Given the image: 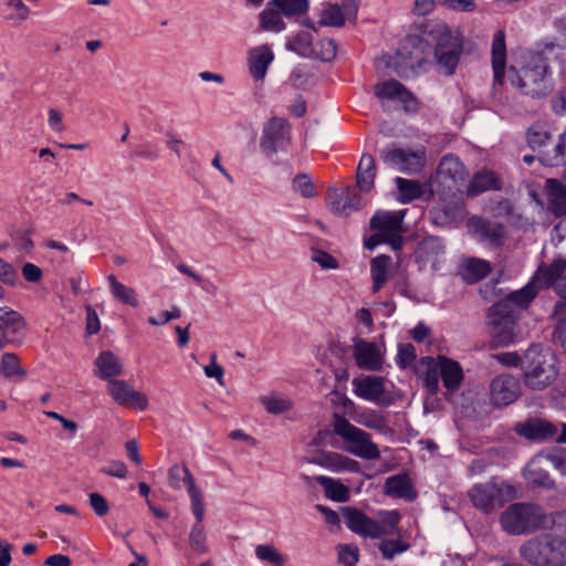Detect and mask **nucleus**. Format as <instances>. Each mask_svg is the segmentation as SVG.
<instances>
[{"instance_id":"4468645a","label":"nucleus","mask_w":566,"mask_h":566,"mask_svg":"<svg viewBox=\"0 0 566 566\" xmlns=\"http://www.w3.org/2000/svg\"><path fill=\"white\" fill-rule=\"evenodd\" d=\"M430 214L437 226L458 223L465 217L464 202L457 191H448L447 196L431 209Z\"/></svg>"},{"instance_id":"b1692460","label":"nucleus","mask_w":566,"mask_h":566,"mask_svg":"<svg viewBox=\"0 0 566 566\" xmlns=\"http://www.w3.org/2000/svg\"><path fill=\"white\" fill-rule=\"evenodd\" d=\"M27 326L22 314L8 306L0 307V334L6 335L7 339L15 345L22 344Z\"/></svg>"},{"instance_id":"4be33fe9","label":"nucleus","mask_w":566,"mask_h":566,"mask_svg":"<svg viewBox=\"0 0 566 566\" xmlns=\"http://www.w3.org/2000/svg\"><path fill=\"white\" fill-rule=\"evenodd\" d=\"M468 177V171L460 159L452 155H446L438 167L437 180L448 191H455L458 185Z\"/></svg>"},{"instance_id":"0eeeda50","label":"nucleus","mask_w":566,"mask_h":566,"mask_svg":"<svg viewBox=\"0 0 566 566\" xmlns=\"http://www.w3.org/2000/svg\"><path fill=\"white\" fill-rule=\"evenodd\" d=\"M333 431L342 439L344 450L348 453L365 460L380 458V451L377 444L371 441L370 434L352 424L337 411L333 413Z\"/></svg>"},{"instance_id":"a211bd4d","label":"nucleus","mask_w":566,"mask_h":566,"mask_svg":"<svg viewBox=\"0 0 566 566\" xmlns=\"http://www.w3.org/2000/svg\"><path fill=\"white\" fill-rule=\"evenodd\" d=\"M359 0H343L342 3H326L319 14L318 23L329 28H342L346 21L357 19Z\"/></svg>"},{"instance_id":"dca6fc26","label":"nucleus","mask_w":566,"mask_h":566,"mask_svg":"<svg viewBox=\"0 0 566 566\" xmlns=\"http://www.w3.org/2000/svg\"><path fill=\"white\" fill-rule=\"evenodd\" d=\"M290 140V125L282 117L271 118L263 128L261 149L266 156H273L279 149L284 148Z\"/></svg>"},{"instance_id":"aec40b11","label":"nucleus","mask_w":566,"mask_h":566,"mask_svg":"<svg viewBox=\"0 0 566 566\" xmlns=\"http://www.w3.org/2000/svg\"><path fill=\"white\" fill-rule=\"evenodd\" d=\"M415 255L423 268L438 272L443 269L446 262V248L439 238L429 237L419 243Z\"/></svg>"},{"instance_id":"423d86ee","label":"nucleus","mask_w":566,"mask_h":566,"mask_svg":"<svg viewBox=\"0 0 566 566\" xmlns=\"http://www.w3.org/2000/svg\"><path fill=\"white\" fill-rule=\"evenodd\" d=\"M468 495L476 509L484 513H492L516 499L517 489L510 481L493 476L484 483L474 484Z\"/></svg>"},{"instance_id":"393cba45","label":"nucleus","mask_w":566,"mask_h":566,"mask_svg":"<svg viewBox=\"0 0 566 566\" xmlns=\"http://www.w3.org/2000/svg\"><path fill=\"white\" fill-rule=\"evenodd\" d=\"M515 431L521 437L531 441H544L557 436V427L545 419H530L515 426Z\"/></svg>"},{"instance_id":"052dcab7","label":"nucleus","mask_w":566,"mask_h":566,"mask_svg":"<svg viewBox=\"0 0 566 566\" xmlns=\"http://www.w3.org/2000/svg\"><path fill=\"white\" fill-rule=\"evenodd\" d=\"M205 375L208 378H214L217 380L218 386L223 387V376L224 369L221 365L217 363V354L212 353L210 355V363L203 368Z\"/></svg>"},{"instance_id":"3c124183","label":"nucleus","mask_w":566,"mask_h":566,"mask_svg":"<svg viewBox=\"0 0 566 566\" xmlns=\"http://www.w3.org/2000/svg\"><path fill=\"white\" fill-rule=\"evenodd\" d=\"M400 520L401 515L396 510L380 512L378 525L382 530L381 537L398 534V523Z\"/></svg>"},{"instance_id":"37998d69","label":"nucleus","mask_w":566,"mask_h":566,"mask_svg":"<svg viewBox=\"0 0 566 566\" xmlns=\"http://www.w3.org/2000/svg\"><path fill=\"white\" fill-rule=\"evenodd\" d=\"M318 484L324 489L325 495L337 502H346L349 497L348 489L337 480L319 475L316 478Z\"/></svg>"},{"instance_id":"7c9ffc66","label":"nucleus","mask_w":566,"mask_h":566,"mask_svg":"<svg viewBox=\"0 0 566 566\" xmlns=\"http://www.w3.org/2000/svg\"><path fill=\"white\" fill-rule=\"evenodd\" d=\"M546 465L543 455L534 457L524 469L525 480L536 486L553 488L554 480L549 476Z\"/></svg>"},{"instance_id":"f8f14e48","label":"nucleus","mask_w":566,"mask_h":566,"mask_svg":"<svg viewBox=\"0 0 566 566\" xmlns=\"http://www.w3.org/2000/svg\"><path fill=\"white\" fill-rule=\"evenodd\" d=\"M380 158L385 164L401 172L416 174L424 165L426 153L421 148L412 150L389 145L380 151Z\"/></svg>"},{"instance_id":"ea45409f","label":"nucleus","mask_w":566,"mask_h":566,"mask_svg":"<svg viewBox=\"0 0 566 566\" xmlns=\"http://www.w3.org/2000/svg\"><path fill=\"white\" fill-rule=\"evenodd\" d=\"M111 394L114 401L129 409L142 411L146 409L148 403L143 391H111Z\"/></svg>"},{"instance_id":"a878e982","label":"nucleus","mask_w":566,"mask_h":566,"mask_svg":"<svg viewBox=\"0 0 566 566\" xmlns=\"http://www.w3.org/2000/svg\"><path fill=\"white\" fill-rule=\"evenodd\" d=\"M274 53L268 44L258 45L248 52V70L255 82H263Z\"/></svg>"},{"instance_id":"4c0bfd02","label":"nucleus","mask_w":566,"mask_h":566,"mask_svg":"<svg viewBox=\"0 0 566 566\" xmlns=\"http://www.w3.org/2000/svg\"><path fill=\"white\" fill-rule=\"evenodd\" d=\"M499 180L493 171L476 172L468 187V195L471 197L478 196L484 191L499 189Z\"/></svg>"},{"instance_id":"864d4df0","label":"nucleus","mask_w":566,"mask_h":566,"mask_svg":"<svg viewBox=\"0 0 566 566\" xmlns=\"http://www.w3.org/2000/svg\"><path fill=\"white\" fill-rule=\"evenodd\" d=\"M262 405L270 413H282L292 408V402L287 398L279 395H266L261 398Z\"/></svg>"},{"instance_id":"58836bf2","label":"nucleus","mask_w":566,"mask_h":566,"mask_svg":"<svg viewBox=\"0 0 566 566\" xmlns=\"http://www.w3.org/2000/svg\"><path fill=\"white\" fill-rule=\"evenodd\" d=\"M107 281L111 293L116 301L132 307L138 306L137 292L133 287L124 285L112 274L107 276Z\"/></svg>"},{"instance_id":"412c9836","label":"nucleus","mask_w":566,"mask_h":566,"mask_svg":"<svg viewBox=\"0 0 566 566\" xmlns=\"http://www.w3.org/2000/svg\"><path fill=\"white\" fill-rule=\"evenodd\" d=\"M467 227L469 233L478 241L488 243L492 247L502 245L506 237L505 229L502 224L481 217L469 218Z\"/></svg>"},{"instance_id":"f257e3e1","label":"nucleus","mask_w":566,"mask_h":566,"mask_svg":"<svg viewBox=\"0 0 566 566\" xmlns=\"http://www.w3.org/2000/svg\"><path fill=\"white\" fill-rule=\"evenodd\" d=\"M500 525L510 535L532 534L554 526V515L535 503H513L500 515Z\"/></svg>"},{"instance_id":"c85d7f7f","label":"nucleus","mask_w":566,"mask_h":566,"mask_svg":"<svg viewBox=\"0 0 566 566\" xmlns=\"http://www.w3.org/2000/svg\"><path fill=\"white\" fill-rule=\"evenodd\" d=\"M384 493L396 499L412 501L417 497V492L408 474L399 473L386 479Z\"/></svg>"},{"instance_id":"39448f33","label":"nucleus","mask_w":566,"mask_h":566,"mask_svg":"<svg viewBox=\"0 0 566 566\" xmlns=\"http://www.w3.org/2000/svg\"><path fill=\"white\" fill-rule=\"evenodd\" d=\"M522 367L527 386H551L558 375L556 355L539 344L528 347Z\"/></svg>"},{"instance_id":"6ab92c4d","label":"nucleus","mask_w":566,"mask_h":566,"mask_svg":"<svg viewBox=\"0 0 566 566\" xmlns=\"http://www.w3.org/2000/svg\"><path fill=\"white\" fill-rule=\"evenodd\" d=\"M327 206L331 212L339 217H348L365 206L357 187H347L344 190L331 189L327 196Z\"/></svg>"},{"instance_id":"9b49d317","label":"nucleus","mask_w":566,"mask_h":566,"mask_svg":"<svg viewBox=\"0 0 566 566\" xmlns=\"http://www.w3.org/2000/svg\"><path fill=\"white\" fill-rule=\"evenodd\" d=\"M436 33V62L444 74L452 75L455 72L463 51L462 39L458 34L452 33L444 25H440Z\"/></svg>"},{"instance_id":"a18cd8bd","label":"nucleus","mask_w":566,"mask_h":566,"mask_svg":"<svg viewBox=\"0 0 566 566\" xmlns=\"http://www.w3.org/2000/svg\"><path fill=\"white\" fill-rule=\"evenodd\" d=\"M552 139L549 128L545 125L535 124L527 130L528 146L533 150H537L539 155L545 147L549 146Z\"/></svg>"},{"instance_id":"20e7f679","label":"nucleus","mask_w":566,"mask_h":566,"mask_svg":"<svg viewBox=\"0 0 566 566\" xmlns=\"http://www.w3.org/2000/svg\"><path fill=\"white\" fill-rule=\"evenodd\" d=\"M415 370L429 389H438L439 378L442 379L446 389H458L463 380L461 365L441 355L437 358L430 356L420 358L415 366Z\"/></svg>"},{"instance_id":"6e6d98bb","label":"nucleus","mask_w":566,"mask_h":566,"mask_svg":"<svg viewBox=\"0 0 566 566\" xmlns=\"http://www.w3.org/2000/svg\"><path fill=\"white\" fill-rule=\"evenodd\" d=\"M337 46L333 39H323L314 44V54L312 57L323 62H331L336 56Z\"/></svg>"},{"instance_id":"79ce46f5","label":"nucleus","mask_w":566,"mask_h":566,"mask_svg":"<svg viewBox=\"0 0 566 566\" xmlns=\"http://www.w3.org/2000/svg\"><path fill=\"white\" fill-rule=\"evenodd\" d=\"M202 520L203 517L200 520L196 517V523L191 526L188 535L189 547L193 553L198 555H202L209 552L207 534L202 525Z\"/></svg>"},{"instance_id":"c9c22d12","label":"nucleus","mask_w":566,"mask_h":566,"mask_svg":"<svg viewBox=\"0 0 566 566\" xmlns=\"http://www.w3.org/2000/svg\"><path fill=\"white\" fill-rule=\"evenodd\" d=\"M283 12L277 6L272 4V0L259 14L260 28L268 32H281L285 30L286 23L283 21Z\"/></svg>"},{"instance_id":"7ed1b4c3","label":"nucleus","mask_w":566,"mask_h":566,"mask_svg":"<svg viewBox=\"0 0 566 566\" xmlns=\"http://www.w3.org/2000/svg\"><path fill=\"white\" fill-rule=\"evenodd\" d=\"M520 556L533 566L566 565V538L555 534H542L524 542Z\"/></svg>"},{"instance_id":"0e129e2a","label":"nucleus","mask_w":566,"mask_h":566,"mask_svg":"<svg viewBox=\"0 0 566 566\" xmlns=\"http://www.w3.org/2000/svg\"><path fill=\"white\" fill-rule=\"evenodd\" d=\"M312 260L318 263L323 270H336L339 266L338 261L332 254L323 250H314Z\"/></svg>"},{"instance_id":"f3484780","label":"nucleus","mask_w":566,"mask_h":566,"mask_svg":"<svg viewBox=\"0 0 566 566\" xmlns=\"http://www.w3.org/2000/svg\"><path fill=\"white\" fill-rule=\"evenodd\" d=\"M353 357L358 368L369 371L380 370L385 363L381 346L358 337L353 339Z\"/></svg>"},{"instance_id":"cd10ccee","label":"nucleus","mask_w":566,"mask_h":566,"mask_svg":"<svg viewBox=\"0 0 566 566\" xmlns=\"http://www.w3.org/2000/svg\"><path fill=\"white\" fill-rule=\"evenodd\" d=\"M547 209L557 217L566 216V185L558 179L549 178L545 181Z\"/></svg>"},{"instance_id":"ddd939ff","label":"nucleus","mask_w":566,"mask_h":566,"mask_svg":"<svg viewBox=\"0 0 566 566\" xmlns=\"http://www.w3.org/2000/svg\"><path fill=\"white\" fill-rule=\"evenodd\" d=\"M168 482L174 490L186 489L190 501L191 511L195 517H205V503L201 491L195 484V479L186 465L175 464L168 470Z\"/></svg>"},{"instance_id":"338daca9","label":"nucleus","mask_w":566,"mask_h":566,"mask_svg":"<svg viewBox=\"0 0 566 566\" xmlns=\"http://www.w3.org/2000/svg\"><path fill=\"white\" fill-rule=\"evenodd\" d=\"M293 187L305 198H312L316 195L313 182L305 175L296 176L293 180Z\"/></svg>"},{"instance_id":"473e14b6","label":"nucleus","mask_w":566,"mask_h":566,"mask_svg":"<svg viewBox=\"0 0 566 566\" xmlns=\"http://www.w3.org/2000/svg\"><path fill=\"white\" fill-rule=\"evenodd\" d=\"M319 464L325 469L336 473L358 472L360 470V464L358 461L337 452L323 453L319 460Z\"/></svg>"},{"instance_id":"f704fd0d","label":"nucleus","mask_w":566,"mask_h":566,"mask_svg":"<svg viewBox=\"0 0 566 566\" xmlns=\"http://www.w3.org/2000/svg\"><path fill=\"white\" fill-rule=\"evenodd\" d=\"M490 272V263L478 258H469L460 265L461 277L471 284L484 279Z\"/></svg>"},{"instance_id":"6e6552de","label":"nucleus","mask_w":566,"mask_h":566,"mask_svg":"<svg viewBox=\"0 0 566 566\" xmlns=\"http://www.w3.org/2000/svg\"><path fill=\"white\" fill-rule=\"evenodd\" d=\"M489 318L491 347H506L515 342L517 313L511 307L510 302L495 303L490 310Z\"/></svg>"},{"instance_id":"603ef678","label":"nucleus","mask_w":566,"mask_h":566,"mask_svg":"<svg viewBox=\"0 0 566 566\" xmlns=\"http://www.w3.org/2000/svg\"><path fill=\"white\" fill-rule=\"evenodd\" d=\"M255 556L262 562H266L272 566H282L285 557L272 545L261 544L255 547Z\"/></svg>"},{"instance_id":"1a4fd4ad","label":"nucleus","mask_w":566,"mask_h":566,"mask_svg":"<svg viewBox=\"0 0 566 566\" xmlns=\"http://www.w3.org/2000/svg\"><path fill=\"white\" fill-rule=\"evenodd\" d=\"M429 52L430 46L422 38L406 36L398 50V60L395 64L397 74L402 78L418 74L423 70Z\"/></svg>"},{"instance_id":"bf43d9fd","label":"nucleus","mask_w":566,"mask_h":566,"mask_svg":"<svg viewBox=\"0 0 566 566\" xmlns=\"http://www.w3.org/2000/svg\"><path fill=\"white\" fill-rule=\"evenodd\" d=\"M355 394L359 398L379 406H389L395 400L392 391H355Z\"/></svg>"},{"instance_id":"774afa93","label":"nucleus","mask_w":566,"mask_h":566,"mask_svg":"<svg viewBox=\"0 0 566 566\" xmlns=\"http://www.w3.org/2000/svg\"><path fill=\"white\" fill-rule=\"evenodd\" d=\"M416 359V348L411 344H401L398 348L397 363L401 368H407Z\"/></svg>"},{"instance_id":"4d7b16f0","label":"nucleus","mask_w":566,"mask_h":566,"mask_svg":"<svg viewBox=\"0 0 566 566\" xmlns=\"http://www.w3.org/2000/svg\"><path fill=\"white\" fill-rule=\"evenodd\" d=\"M338 562L344 566H355L359 559V549L356 545L339 544L337 546Z\"/></svg>"},{"instance_id":"a19ab883","label":"nucleus","mask_w":566,"mask_h":566,"mask_svg":"<svg viewBox=\"0 0 566 566\" xmlns=\"http://www.w3.org/2000/svg\"><path fill=\"white\" fill-rule=\"evenodd\" d=\"M290 51L304 57H312L314 54L313 33L311 31H301L286 42Z\"/></svg>"},{"instance_id":"5701e85b","label":"nucleus","mask_w":566,"mask_h":566,"mask_svg":"<svg viewBox=\"0 0 566 566\" xmlns=\"http://www.w3.org/2000/svg\"><path fill=\"white\" fill-rule=\"evenodd\" d=\"M346 526L355 534L361 537L380 538L382 530L378 521L367 516L355 507H344L342 510Z\"/></svg>"},{"instance_id":"69168bd1","label":"nucleus","mask_w":566,"mask_h":566,"mask_svg":"<svg viewBox=\"0 0 566 566\" xmlns=\"http://www.w3.org/2000/svg\"><path fill=\"white\" fill-rule=\"evenodd\" d=\"M355 389H384V379L378 376H360L353 380Z\"/></svg>"},{"instance_id":"5fc2aeb1","label":"nucleus","mask_w":566,"mask_h":566,"mask_svg":"<svg viewBox=\"0 0 566 566\" xmlns=\"http://www.w3.org/2000/svg\"><path fill=\"white\" fill-rule=\"evenodd\" d=\"M331 396V401L336 408H339V411H336L344 418L345 416H349L354 420V417L358 415L355 403L347 398L343 391H332Z\"/></svg>"},{"instance_id":"72a5a7b5","label":"nucleus","mask_w":566,"mask_h":566,"mask_svg":"<svg viewBox=\"0 0 566 566\" xmlns=\"http://www.w3.org/2000/svg\"><path fill=\"white\" fill-rule=\"evenodd\" d=\"M376 176L375 159L369 154H364L356 171V187L360 192H368L374 187Z\"/></svg>"},{"instance_id":"8fccbe9b","label":"nucleus","mask_w":566,"mask_h":566,"mask_svg":"<svg viewBox=\"0 0 566 566\" xmlns=\"http://www.w3.org/2000/svg\"><path fill=\"white\" fill-rule=\"evenodd\" d=\"M272 4L277 6L286 18L305 14L310 9L308 0H272Z\"/></svg>"},{"instance_id":"c756f323","label":"nucleus","mask_w":566,"mask_h":566,"mask_svg":"<svg viewBox=\"0 0 566 566\" xmlns=\"http://www.w3.org/2000/svg\"><path fill=\"white\" fill-rule=\"evenodd\" d=\"M491 53L492 67L494 72V85H502L506 64V44L505 33L503 30H499L494 33Z\"/></svg>"},{"instance_id":"e2e57ef3","label":"nucleus","mask_w":566,"mask_h":566,"mask_svg":"<svg viewBox=\"0 0 566 566\" xmlns=\"http://www.w3.org/2000/svg\"><path fill=\"white\" fill-rule=\"evenodd\" d=\"M354 421L374 430H382L386 427L385 419L378 415L358 413L354 417Z\"/></svg>"},{"instance_id":"680f3d73","label":"nucleus","mask_w":566,"mask_h":566,"mask_svg":"<svg viewBox=\"0 0 566 566\" xmlns=\"http://www.w3.org/2000/svg\"><path fill=\"white\" fill-rule=\"evenodd\" d=\"M551 241L555 248L566 253V217L554 226Z\"/></svg>"},{"instance_id":"09e8293b","label":"nucleus","mask_w":566,"mask_h":566,"mask_svg":"<svg viewBox=\"0 0 566 566\" xmlns=\"http://www.w3.org/2000/svg\"><path fill=\"white\" fill-rule=\"evenodd\" d=\"M1 370L6 377L23 379L28 375V371L21 366L19 357L13 353L3 354L0 363V371Z\"/></svg>"},{"instance_id":"2f4dec72","label":"nucleus","mask_w":566,"mask_h":566,"mask_svg":"<svg viewBox=\"0 0 566 566\" xmlns=\"http://www.w3.org/2000/svg\"><path fill=\"white\" fill-rule=\"evenodd\" d=\"M539 161L544 166L556 167L566 161V133L559 134L556 139L549 142L539 155Z\"/></svg>"},{"instance_id":"c03bdc74","label":"nucleus","mask_w":566,"mask_h":566,"mask_svg":"<svg viewBox=\"0 0 566 566\" xmlns=\"http://www.w3.org/2000/svg\"><path fill=\"white\" fill-rule=\"evenodd\" d=\"M543 287L541 284L535 282V277L523 289L511 293L505 300L501 302H510L511 307L515 311V307H526L531 301L536 296L537 289Z\"/></svg>"},{"instance_id":"2eb2a0df","label":"nucleus","mask_w":566,"mask_h":566,"mask_svg":"<svg viewBox=\"0 0 566 566\" xmlns=\"http://www.w3.org/2000/svg\"><path fill=\"white\" fill-rule=\"evenodd\" d=\"M566 258L558 256L551 264H542L535 273V282L545 287H553L560 300L566 301Z\"/></svg>"},{"instance_id":"de8ad7c7","label":"nucleus","mask_w":566,"mask_h":566,"mask_svg":"<svg viewBox=\"0 0 566 566\" xmlns=\"http://www.w3.org/2000/svg\"><path fill=\"white\" fill-rule=\"evenodd\" d=\"M396 185L399 190V200L401 202H410L423 195V187L419 181L397 177Z\"/></svg>"},{"instance_id":"49530a36","label":"nucleus","mask_w":566,"mask_h":566,"mask_svg":"<svg viewBox=\"0 0 566 566\" xmlns=\"http://www.w3.org/2000/svg\"><path fill=\"white\" fill-rule=\"evenodd\" d=\"M99 375L104 378L116 376L120 373L122 365L113 353L103 352L95 361Z\"/></svg>"},{"instance_id":"9d476101","label":"nucleus","mask_w":566,"mask_h":566,"mask_svg":"<svg viewBox=\"0 0 566 566\" xmlns=\"http://www.w3.org/2000/svg\"><path fill=\"white\" fill-rule=\"evenodd\" d=\"M406 211H377L370 219V228L375 231L371 240L375 242L367 247L371 249L377 243L384 242L390 244L394 250H399L402 245L403 232L402 220Z\"/></svg>"},{"instance_id":"bb28decb","label":"nucleus","mask_w":566,"mask_h":566,"mask_svg":"<svg viewBox=\"0 0 566 566\" xmlns=\"http://www.w3.org/2000/svg\"><path fill=\"white\" fill-rule=\"evenodd\" d=\"M375 95L381 101L398 99L408 109L410 104L416 105L415 96L401 83L396 80H388L374 86Z\"/></svg>"},{"instance_id":"e433bc0d","label":"nucleus","mask_w":566,"mask_h":566,"mask_svg":"<svg viewBox=\"0 0 566 566\" xmlns=\"http://www.w3.org/2000/svg\"><path fill=\"white\" fill-rule=\"evenodd\" d=\"M391 258L385 254L378 255L370 261V274L373 280L371 290L377 293L386 284L390 276Z\"/></svg>"},{"instance_id":"f03ea898","label":"nucleus","mask_w":566,"mask_h":566,"mask_svg":"<svg viewBox=\"0 0 566 566\" xmlns=\"http://www.w3.org/2000/svg\"><path fill=\"white\" fill-rule=\"evenodd\" d=\"M547 70L546 60L539 54H532L521 69L510 67L509 80L522 94L533 98L544 97L553 90Z\"/></svg>"},{"instance_id":"13d9d810","label":"nucleus","mask_w":566,"mask_h":566,"mask_svg":"<svg viewBox=\"0 0 566 566\" xmlns=\"http://www.w3.org/2000/svg\"><path fill=\"white\" fill-rule=\"evenodd\" d=\"M409 548V544L399 539H387L379 544V551L384 558L391 559L397 554H401Z\"/></svg>"}]
</instances>
